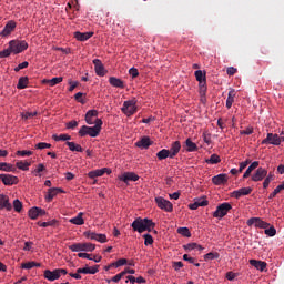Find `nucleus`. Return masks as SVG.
Here are the masks:
<instances>
[{"label":"nucleus","instance_id":"obj_16","mask_svg":"<svg viewBox=\"0 0 284 284\" xmlns=\"http://www.w3.org/2000/svg\"><path fill=\"white\" fill-rule=\"evenodd\" d=\"M267 176V170L263 168H258L255 173L252 175V181L258 182L263 181Z\"/></svg>","mask_w":284,"mask_h":284},{"label":"nucleus","instance_id":"obj_40","mask_svg":"<svg viewBox=\"0 0 284 284\" xmlns=\"http://www.w3.org/2000/svg\"><path fill=\"white\" fill-rule=\"evenodd\" d=\"M97 250V245L92 243H82V252H94Z\"/></svg>","mask_w":284,"mask_h":284},{"label":"nucleus","instance_id":"obj_32","mask_svg":"<svg viewBox=\"0 0 284 284\" xmlns=\"http://www.w3.org/2000/svg\"><path fill=\"white\" fill-rule=\"evenodd\" d=\"M185 145H186V152H196V150H199V146L196 145V143L192 142V139H186L185 141Z\"/></svg>","mask_w":284,"mask_h":284},{"label":"nucleus","instance_id":"obj_49","mask_svg":"<svg viewBox=\"0 0 284 284\" xmlns=\"http://www.w3.org/2000/svg\"><path fill=\"white\" fill-rule=\"evenodd\" d=\"M144 245H152L154 243V239L150 234H144Z\"/></svg>","mask_w":284,"mask_h":284},{"label":"nucleus","instance_id":"obj_6","mask_svg":"<svg viewBox=\"0 0 284 284\" xmlns=\"http://www.w3.org/2000/svg\"><path fill=\"white\" fill-rule=\"evenodd\" d=\"M83 235L91 241H98V243H108V236L105 234L85 231Z\"/></svg>","mask_w":284,"mask_h":284},{"label":"nucleus","instance_id":"obj_31","mask_svg":"<svg viewBox=\"0 0 284 284\" xmlns=\"http://www.w3.org/2000/svg\"><path fill=\"white\" fill-rule=\"evenodd\" d=\"M0 170L2 172H17V168H14L12 164L6 163V162H0Z\"/></svg>","mask_w":284,"mask_h":284},{"label":"nucleus","instance_id":"obj_41","mask_svg":"<svg viewBox=\"0 0 284 284\" xmlns=\"http://www.w3.org/2000/svg\"><path fill=\"white\" fill-rule=\"evenodd\" d=\"M284 190V182L276 186V189L268 195V199H274L276 194H281Z\"/></svg>","mask_w":284,"mask_h":284},{"label":"nucleus","instance_id":"obj_11","mask_svg":"<svg viewBox=\"0 0 284 284\" xmlns=\"http://www.w3.org/2000/svg\"><path fill=\"white\" fill-rule=\"evenodd\" d=\"M99 116V111L97 110H89L87 113H85V118H84V121L85 123H88V125H97V119Z\"/></svg>","mask_w":284,"mask_h":284},{"label":"nucleus","instance_id":"obj_21","mask_svg":"<svg viewBox=\"0 0 284 284\" xmlns=\"http://www.w3.org/2000/svg\"><path fill=\"white\" fill-rule=\"evenodd\" d=\"M109 83H110V85H112V88H120L121 90H123V88H125V82H123V80H121L116 77H110Z\"/></svg>","mask_w":284,"mask_h":284},{"label":"nucleus","instance_id":"obj_23","mask_svg":"<svg viewBox=\"0 0 284 284\" xmlns=\"http://www.w3.org/2000/svg\"><path fill=\"white\" fill-rule=\"evenodd\" d=\"M94 36V32H74V38L77 41H88V39H91V37Z\"/></svg>","mask_w":284,"mask_h":284},{"label":"nucleus","instance_id":"obj_12","mask_svg":"<svg viewBox=\"0 0 284 284\" xmlns=\"http://www.w3.org/2000/svg\"><path fill=\"white\" fill-rule=\"evenodd\" d=\"M93 65H94L95 74L98 77H105L108 71H105V67H103V63L101 62V60L94 59Z\"/></svg>","mask_w":284,"mask_h":284},{"label":"nucleus","instance_id":"obj_5","mask_svg":"<svg viewBox=\"0 0 284 284\" xmlns=\"http://www.w3.org/2000/svg\"><path fill=\"white\" fill-rule=\"evenodd\" d=\"M121 110L123 114H125L126 116H132V114L136 113V101L135 100L124 101Z\"/></svg>","mask_w":284,"mask_h":284},{"label":"nucleus","instance_id":"obj_19","mask_svg":"<svg viewBox=\"0 0 284 284\" xmlns=\"http://www.w3.org/2000/svg\"><path fill=\"white\" fill-rule=\"evenodd\" d=\"M169 155L170 159H174V156H176V154H179V152H181V142L180 141H175L171 144V148L169 150Z\"/></svg>","mask_w":284,"mask_h":284},{"label":"nucleus","instance_id":"obj_57","mask_svg":"<svg viewBox=\"0 0 284 284\" xmlns=\"http://www.w3.org/2000/svg\"><path fill=\"white\" fill-rule=\"evenodd\" d=\"M34 267V262H26L21 264L22 270H32Z\"/></svg>","mask_w":284,"mask_h":284},{"label":"nucleus","instance_id":"obj_51","mask_svg":"<svg viewBox=\"0 0 284 284\" xmlns=\"http://www.w3.org/2000/svg\"><path fill=\"white\" fill-rule=\"evenodd\" d=\"M10 54H12V49H4L2 51H0V59H6L8 57H10Z\"/></svg>","mask_w":284,"mask_h":284},{"label":"nucleus","instance_id":"obj_3","mask_svg":"<svg viewBox=\"0 0 284 284\" xmlns=\"http://www.w3.org/2000/svg\"><path fill=\"white\" fill-rule=\"evenodd\" d=\"M9 48L13 54H21V52H26L28 43L26 40H11L9 42Z\"/></svg>","mask_w":284,"mask_h":284},{"label":"nucleus","instance_id":"obj_1","mask_svg":"<svg viewBox=\"0 0 284 284\" xmlns=\"http://www.w3.org/2000/svg\"><path fill=\"white\" fill-rule=\"evenodd\" d=\"M131 227L134 230V232L143 234V232H151L152 230H154V227H156V223L148 217H136L132 222Z\"/></svg>","mask_w":284,"mask_h":284},{"label":"nucleus","instance_id":"obj_42","mask_svg":"<svg viewBox=\"0 0 284 284\" xmlns=\"http://www.w3.org/2000/svg\"><path fill=\"white\" fill-rule=\"evenodd\" d=\"M52 139L55 141H71L72 136H70L68 134H60V135L53 134Z\"/></svg>","mask_w":284,"mask_h":284},{"label":"nucleus","instance_id":"obj_37","mask_svg":"<svg viewBox=\"0 0 284 284\" xmlns=\"http://www.w3.org/2000/svg\"><path fill=\"white\" fill-rule=\"evenodd\" d=\"M18 170H22L23 172H28V170H30V162H23V161H19L16 163Z\"/></svg>","mask_w":284,"mask_h":284},{"label":"nucleus","instance_id":"obj_64","mask_svg":"<svg viewBox=\"0 0 284 284\" xmlns=\"http://www.w3.org/2000/svg\"><path fill=\"white\" fill-rule=\"evenodd\" d=\"M99 272V265L89 267L88 266V274H97Z\"/></svg>","mask_w":284,"mask_h":284},{"label":"nucleus","instance_id":"obj_44","mask_svg":"<svg viewBox=\"0 0 284 284\" xmlns=\"http://www.w3.org/2000/svg\"><path fill=\"white\" fill-rule=\"evenodd\" d=\"M178 234H181L182 236H185L186 239H190V236H192V233H190V229H187V227H179Z\"/></svg>","mask_w":284,"mask_h":284},{"label":"nucleus","instance_id":"obj_39","mask_svg":"<svg viewBox=\"0 0 284 284\" xmlns=\"http://www.w3.org/2000/svg\"><path fill=\"white\" fill-rule=\"evenodd\" d=\"M29 216L32 219V221H37L39 219V207L33 206L29 210Z\"/></svg>","mask_w":284,"mask_h":284},{"label":"nucleus","instance_id":"obj_4","mask_svg":"<svg viewBox=\"0 0 284 284\" xmlns=\"http://www.w3.org/2000/svg\"><path fill=\"white\" fill-rule=\"evenodd\" d=\"M230 210H232V204L224 202L216 207L213 216L214 219H223L224 216H227V212H230Z\"/></svg>","mask_w":284,"mask_h":284},{"label":"nucleus","instance_id":"obj_25","mask_svg":"<svg viewBox=\"0 0 284 284\" xmlns=\"http://www.w3.org/2000/svg\"><path fill=\"white\" fill-rule=\"evenodd\" d=\"M69 223H72V225H84L85 220H83V213H78L75 217L69 220Z\"/></svg>","mask_w":284,"mask_h":284},{"label":"nucleus","instance_id":"obj_36","mask_svg":"<svg viewBox=\"0 0 284 284\" xmlns=\"http://www.w3.org/2000/svg\"><path fill=\"white\" fill-rule=\"evenodd\" d=\"M156 156H158L159 161H163V160L168 159V156L170 159V150L162 149L161 151H159L156 153Z\"/></svg>","mask_w":284,"mask_h":284},{"label":"nucleus","instance_id":"obj_62","mask_svg":"<svg viewBox=\"0 0 284 284\" xmlns=\"http://www.w3.org/2000/svg\"><path fill=\"white\" fill-rule=\"evenodd\" d=\"M79 125V122H77L75 120L73 121H70L68 124H67V128L68 130H74V128H77Z\"/></svg>","mask_w":284,"mask_h":284},{"label":"nucleus","instance_id":"obj_2","mask_svg":"<svg viewBox=\"0 0 284 284\" xmlns=\"http://www.w3.org/2000/svg\"><path fill=\"white\" fill-rule=\"evenodd\" d=\"M103 126V120L97 118L94 126L83 125L80 128L79 136H92L93 139L101 134V128Z\"/></svg>","mask_w":284,"mask_h":284},{"label":"nucleus","instance_id":"obj_48","mask_svg":"<svg viewBox=\"0 0 284 284\" xmlns=\"http://www.w3.org/2000/svg\"><path fill=\"white\" fill-rule=\"evenodd\" d=\"M13 210H16V212H21V210H23V203H21L19 200H14Z\"/></svg>","mask_w":284,"mask_h":284},{"label":"nucleus","instance_id":"obj_38","mask_svg":"<svg viewBox=\"0 0 284 284\" xmlns=\"http://www.w3.org/2000/svg\"><path fill=\"white\" fill-rule=\"evenodd\" d=\"M221 161V156L217 154H212L210 159H206L205 162L210 165H216Z\"/></svg>","mask_w":284,"mask_h":284},{"label":"nucleus","instance_id":"obj_56","mask_svg":"<svg viewBox=\"0 0 284 284\" xmlns=\"http://www.w3.org/2000/svg\"><path fill=\"white\" fill-rule=\"evenodd\" d=\"M196 247H199V244L196 243H189L184 245V250H186L187 252H192V250H196Z\"/></svg>","mask_w":284,"mask_h":284},{"label":"nucleus","instance_id":"obj_9","mask_svg":"<svg viewBox=\"0 0 284 284\" xmlns=\"http://www.w3.org/2000/svg\"><path fill=\"white\" fill-rule=\"evenodd\" d=\"M14 30H17V22L14 20H9L0 32V37H10Z\"/></svg>","mask_w":284,"mask_h":284},{"label":"nucleus","instance_id":"obj_52","mask_svg":"<svg viewBox=\"0 0 284 284\" xmlns=\"http://www.w3.org/2000/svg\"><path fill=\"white\" fill-rule=\"evenodd\" d=\"M41 172H45V165L43 163L38 164V168L34 170L36 176H41Z\"/></svg>","mask_w":284,"mask_h":284},{"label":"nucleus","instance_id":"obj_53","mask_svg":"<svg viewBox=\"0 0 284 284\" xmlns=\"http://www.w3.org/2000/svg\"><path fill=\"white\" fill-rule=\"evenodd\" d=\"M105 172H108L109 174H112V171L108 168L95 170V173L98 176H103V174H105Z\"/></svg>","mask_w":284,"mask_h":284},{"label":"nucleus","instance_id":"obj_26","mask_svg":"<svg viewBox=\"0 0 284 284\" xmlns=\"http://www.w3.org/2000/svg\"><path fill=\"white\" fill-rule=\"evenodd\" d=\"M267 141H270L271 145H280L281 136H278V134L267 133Z\"/></svg>","mask_w":284,"mask_h":284},{"label":"nucleus","instance_id":"obj_22","mask_svg":"<svg viewBox=\"0 0 284 284\" xmlns=\"http://www.w3.org/2000/svg\"><path fill=\"white\" fill-rule=\"evenodd\" d=\"M44 278H47V281H59L60 276H59V273L55 270L53 271H50V270H45L44 271Z\"/></svg>","mask_w":284,"mask_h":284},{"label":"nucleus","instance_id":"obj_10","mask_svg":"<svg viewBox=\"0 0 284 284\" xmlns=\"http://www.w3.org/2000/svg\"><path fill=\"white\" fill-rule=\"evenodd\" d=\"M0 180L3 185H17L19 183V178L10 174H0Z\"/></svg>","mask_w":284,"mask_h":284},{"label":"nucleus","instance_id":"obj_8","mask_svg":"<svg viewBox=\"0 0 284 284\" xmlns=\"http://www.w3.org/2000/svg\"><path fill=\"white\" fill-rule=\"evenodd\" d=\"M248 227H252L254 225L255 227H260L261 230H267L270 227V223L261 220L260 217H251L247 220Z\"/></svg>","mask_w":284,"mask_h":284},{"label":"nucleus","instance_id":"obj_34","mask_svg":"<svg viewBox=\"0 0 284 284\" xmlns=\"http://www.w3.org/2000/svg\"><path fill=\"white\" fill-rule=\"evenodd\" d=\"M29 82L30 81L28 80V77L20 78L17 84L18 90H26V88H28Z\"/></svg>","mask_w":284,"mask_h":284},{"label":"nucleus","instance_id":"obj_33","mask_svg":"<svg viewBox=\"0 0 284 284\" xmlns=\"http://www.w3.org/2000/svg\"><path fill=\"white\" fill-rule=\"evenodd\" d=\"M63 81V77L59 78H52L50 80H43V83H48L51 88H54V85H59Z\"/></svg>","mask_w":284,"mask_h":284},{"label":"nucleus","instance_id":"obj_59","mask_svg":"<svg viewBox=\"0 0 284 284\" xmlns=\"http://www.w3.org/2000/svg\"><path fill=\"white\" fill-rule=\"evenodd\" d=\"M123 276H125V273L121 272L119 274H116L115 276H113L111 278L112 283H119V281H121V278H123Z\"/></svg>","mask_w":284,"mask_h":284},{"label":"nucleus","instance_id":"obj_17","mask_svg":"<svg viewBox=\"0 0 284 284\" xmlns=\"http://www.w3.org/2000/svg\"><path fill=\"white\" fill-rule=\"evenodd\" d=\"M250 265L258 270L260 272H265L267 270V263L258 260H250Z\"/></svg>","mask_w":284,"mask_h":284},{"label":"nucleus","instance_id":"obj_61","mask_svg":"<svg viewBox=\"0 0 284 284\" xmlns=\"http://www.w3.org/2000/svg\"><path fill=\"white\" fill-rule=\"evenodd\" d=\"M129 74L132 77V79H136V77H139V69L136 68H131L129 70Z\"/></svg>","mask_w":284,"mask_h":284},{"label":"nucleus","instance_id":"obj_45","mask_svg":"<svg viewBox=\"0 0 284 284\" xmlns=\"http://www.w3.org/2000/svg\"><path fill=\"white\" fill-rule=\"evenodd\" d=\"M272 181H274V175L272 173H268L263 182L264 190H267V187H270V183H272Z\"/></svg>","mask_w":284,"mask_h":284},{"label":"nucleus","instance_id":"obj_20","mask_svg":"<svg viewBox=\"0 0 284 284\" xmlns=\"http://www.w3.org/2000/svg\"><path fill=\"white\" fill-rule=\"evenodd\" d=\"M59 192L63 193V191L59 187L49 189L48 194L44 197L47 203H52V200L54 199V196H57V194H59Z\"/></svg>","mask_w":284,"mask_h":284},{"label":"nucleus","instance_id":"obj_54","mask_svg":"<svg viewBox=\"0 0 284 284\" xmlns=\"http://www.w3.org/2000/svg\"><path fill=\"white\" fill-rule=\"evenodd\" d=\"M112 265H115V267H122V265H128L126 258H120L116 262H113Z\"/></svg>","mask_w":284,"mask_h":284},{"label":"nucleus","instance_id":"obj_30","mask_svg":"<svg viewBox=\"0 0 284 284\" xmlns=\"http://www.w3.org/2000/svg\"><path fill=\"white\" fill-rule=\"evenodd\" d=\"M195 79L199 81V84L202 83H207V79L205 78V71L203 72L202 70L195 71Z\"/></svg>","mask_w":284,"mask_h":284},{"label":"nucleus","instance_id":"obj_43","mask_svg":"<svg viewBox=\"0 0 284 284\" xmlns=\"http://www.w3.org/2000/svg\"><path fill=\"white\" fill-rule=\"evenodd\" d=\"M69 250H71V252H83V243H74L69 246Z\"/></svg>","mask_w":284,"mask_h":284},{"label":"nucleus","instance_id":"obj_18","mask_svg":"<svg viewBox=\"0 0 284 284\" xmlns=\"http://www.w3.org/2000/svg\"><path fill=\"white\" fill-rule=\"evenodd\" d=\"M212 183L214 185H225V183H227V174L221 173V174L213 176Z\"/></svg>","mask_w":284,"mask_h":284},{"label":"nucleus","instance_id":"obj_46","mask_svg":"<svg viewBox=\"0 0 284 284\" xmlns=\"http://www.w3.org/2000/svg\"><path fill=\"white\" fill-rule=\"evenodd\" d=\"M219 256H221L219 253H207L204 255V261H214V258H219Z\"/></svg>","mask_w":284,"mask_h":284},{"label":"nucleus","instance_id":"obj_55","mask_svg":"<svg viewBox=\"0 0 284 284\" xmlns=\"http://www.w3.org/2000/svg\"><path fill=\"white\" fill-rule=\"evenodd\" d=\"M200 85V97H205L207 92V83H202Z\"/></svg>","mask_w":284,"mask_h":284},{"label":"nucleus","instance_id":"obj_35","mask_svg":"<svg viewBox=\"0 0 284 284\" xmlns=\"http://www.w3.org/2000/svg\"><path fill=\"white\" fill-rule=\"evenodd\" d=\"M38 225H40V227H57L59 221L54 219L49 222H38Z\"/></svg>","mask_w":284,"mask_h":284},{"label":"nucleus","instance_id":"obj_50","mask_svg":"<svg viewBox=\"0 0 284 284\" xmlns=\"http://www.w3.org/2000/svg\"><path fill=\"white\" fill-rule=\"evenodd\" d=\"M49 148H52V144L45 143V142H40V143L36 144L37 150H45Z\"/></svg>","mask_w":284,"mask_h":284},{"label":"nucleus","instance_id":"obj_27","mask_svg":"<svg viewBox=\"0 0 284 284\" xmlns=\"http://www.w3.org/2000/svg\"><path fill=\"white\" fill-rule=\"evenodd\" d=\"M236 97V91L234 89H231L229 91V95L226 99V108L230 110V108H232V104L234 103V99Z\"/></svg>","mask_w":284,"mask_h":284},{"label":"nucleus","instance_id":"obj_15","mask_svg":"<svg viewBox=\"0 0 284 284\" xmlns=\"http://www.w3.org/2000/svg\"><path fill=\"white\" fill-rule=\"evenodd\" d=\"M0 210H7V212L12 211V204L10 203V197H8V195H0Z\"/></svg>","mask_w":284,"mask_h":284},{"label":"nucleus","instance_id":"obj_28","mask_svg":"<svg viewBox=\"0 0 284 284\" xmlns=\"http://www.w3.org/2000/svg\"><path fill=\"white\" fill-rule=\"evenodd\" d=\"M65 145H68L71 152H83V148L74 142L67 141Z\"/></svg>","mask_w":284,"mask_h":284},{"label":"nucleus","instance_id":"obj_63","mask_svg":"<svg viewBox=\"0 0 284 284\" xmlns=\"http://www.w3.org/2000/svg\"><path fill=\"white\" fill-rule=\"evenodd\" d=\"M172 267H173V270H175V272H179V270H181V267H183V262H173Z\"/></svg>","mask_w":284,"mask_h":284},{"label":"nucleus","instance_id":"obj_29","mask_svg":"<svg viewBox=\"0 0 284 284\" xmlns=\"http://www.w3.org/2000/svg\"><path fill=\"white\" fill-rule=\"evenodd\" d=\"M256 168H258V161H254L253 163H251V165L244 172L243 179L250 178V174H252V172H254V170H256Z\"/></svg>","mask_w":284,"mask_h":284},{"label":"nucleus","instance_id":"obj_13","mask_svg":"<svg viewBox=\"0 0 284 284\" xmlns=\"http://www.w3.org/2000/svg\"><path fill=\"white\" fill-rule=\"evenodd\" d=\"M119 179L128 185L130 181H133V182L139 181V175L134 172H125L121 176H119Z\"/></svg>","mask_w":284,"mask_h":284},{"label":"nucleus","instance_id":"obj_47","mask_svg":"<svg viewBox=\"0 0 284 284\" xmlns=\"http://www.w3.org/2000/svg\"><path fill=\"white\" fill-rule=\"evenodd\" d=\"M264 234H266V236H276V227L274 226H270L268 229L266 227L264 230Z\"/></svg>","mask_w":284,"mask_h":284},{"label":"nucleus","instance_id":"obj_24","mask_svg":"<svg viewBox=\"0 0 284 284\" xmlns=\"http://www.w3.org/2000/svg\"><path fill=\"white\" fill-rule=\"evenodd\" d=\"M136 148H141L142 150H148L152 145V141L148 138L144 136L140 141L135 143Z\"/></svg>","mask_w":284,"mask_h":284},{"label":"nucleus","instance_id":"obj_7","mask_svg":"<svg viewBox=\"0 0 284 284\" xmlns=\"http://www.w3.org/2000/svg\"><path fill=\"white\" fill-rule=\"evenodd\" d=\"M155 203L160 210H164V212H173L174 205H172V202L159 196L155 197Z\"/></svg>","mask_w":284,"mask_h":284},{"label":"nucleus","instance_id":"obj_60","mask_svg":"<svg viewBox=\"0 0 284 284\" xmlns=\"http://www.w3.org/2000/svg\"><path fill=\"white\" fill-rule=\"evenodd\" d=\"M250 163H252V161H250V160H246V161H244V162H241V163H240L239 172H240V173L243 172V171L245 170V168H247V165H250Z\"/></svg>","mask_w":284,"mask_h":284},{"label":"nucleus","instance_id":"obj_14","mask_svg":"<svg viewBox=\"0 0 284 284\" xmlns=\"http://www.w3.org/2000/svg\"><path fill=\"white\" fill-rule=\"evenodd\" d=\"M248 194H252V187H242L240 190L233 191L231 196H233V199H241V196H248Z\"/></svg>","mask_w":284,"mask_h":284},{"label":"nucleus","instance_id":"obj_58","mask_svg":"<svg viewBox=\"0 0 284 284\" xmlns=\"http://www.w3.org/2000/svg\"><path fill=\"white\" fill-rule=\"evenodd\" d=\"M33 152L32 151H17V156H32Z\"/></svg>","mask_w":284,"mask_h":284}]
</instances>
